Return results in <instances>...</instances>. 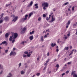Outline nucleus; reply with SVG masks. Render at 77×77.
Masks as SVG:
<instances>
[{"instance_id": "obj_1", "label": "nucleus", "mask_w": 77, "mask_h": 77, "mask_svg": "<svg viewBox=\"0 0 77 77\" xmlns=\"http://www.w3.org/2000/svg\"><path fill=\"white\" fill-rule=\"evenodd\" d=\"M42 6H43V10H46V8H48V3L47 2H44L42 4Z\"/></svg>"}, {"instance_id": "obj_2", "label": "nucleus", "mask_w": 77, "mask_h": 77, "mask_svg": "<svg viewBox=\"0 0 77 77\" xmlns=\"http://www.w3.org/2000/svg\"><path fill=\"white\" fill-rule=\"evenodd\" d=\"M21 31L20 32V33H21V34H23V33H24V32H25V31L26 30V28L24 27L23 28V29H21Z\"/></svg>"}, {"instance_id": "obj_3", "label": "nucleus", "mask_w": 77, "mask_h": 77, "mask_svg": "<svg viewBox=\"0 0 77 77\" xmlns=\"http://www.w3.org/2000/svg\"><path fill=\"white\" fill-rule=\"evenodd\" d=\"M14 39H15L17 38L18 36V34L17 33H15L14 34Z\"/></svg>"}, {"instance_id": "obj_4", "label": "nucleus", "mask_w": 77, "mask_h": 77, "mask_svg": "<svg viewBox=\"0 0 77 77\" xmlns=\"http://www.w3.org/2000/svg\"><path fill=\"white\" fill-rule=\"evenodd\" d=\"M2 44H5V45H8V42L6 41H4L2 42Z\"/></svg>"}, {"instance_id": "obj_5", "label": "nucleus", "mask_w": 77, "mask_h": 77, "mask_svg": "<svg viewBox=\"0 0 77 77\" xmlns=\"http://www.w3.org/2000/svg\"><path fill=\"white\" fill-rule=\"evenodd\" d=\"M52 19L51 20V22H53V21H55V18H53V16H52Z\"/></svg>"}, {"instance_id": "obj_6", "label": "nucleus", "mask_w": 77, "mask_h": 77, "mask_svg": "<svg viewBox=\"0 0 77 77\" xmlns=\"http://www.w3.org/2000/svg\"><path fill=\"white\" fill-rule=\"evenodd\" d=\"M33 14V11H32V12H31V13H30L29 14V18H30V17H31V16H32V15Z\"/></svg>"}, {"instance_id": "obj_7", "label": "nucleus", "mask_w": 77, "mask_h": 77, "mask_svg": "<svg viewBox=\"0 0 77 77\" xmlns=\"http://www.w3.org/2000/svg\"><path fill=\"white\" fill-rule=\"evenodd\" d=\"M4 20L6 21H8L9 20V17H6L5 18Z\"/></svg>"}, {"instance_id": "obj_8", "label": "nucleus", "mask_w": 77, "mask_h": 77, "mask_svg": "<svg viewBox=\"0 0 77 77\" xmlns=\"http://www.w3.org/2000/svg\"><path fill=\"white\" fill-rule=\"evenodd\" d=\"M18 18V17H16L15 18L12 20V21H14V22H15L17 19Z\"/></svg>"}, {"instance_id": "obj_9", "label": "nucleus", "mask_w": 77, "mask_h": 77, "mask_svg": "<svg viewBox=\"0 0 77 77\" xmlns=\"http://www.w3.org/2000/svg\"><path fill=\"white\" fill-rule=\"evenodd\" d=\"M29 39L30 40H33V35H31L29 37Z\"/></svg>"}, {"instance_id": "obj_10", "label": "nucleus", "mask_w": 77, "mask_h": 77, "mask_svg": "<svg viewBox=\"0 0 77 77\" xmlns=\"http://www.w3.org/2000/svg\"><path fill=\"white\" fill-rule=\"evenodd\" d=\"M56 44L53 43L51 44V47H54V46H56Z\"/></svg>"}, {"instance_id": "obj_11", "label": "nucleus", "mask_w": 77, "mask_h": 77, "mask_svg": "<svg viewBox=\"0 0 77 77\" xmlns=\"http://www.w3.org/2000/svg\"><path fill=\"white\" fill-rule=\"evenodd\" d=\"M5 38H8V37H9V33H6L5 34Z\"/></svg>"}, {"instance_id": "obj_12", "label": "nucleus", "mask_w": 77, "mask_h": 77, "mask_svg": "<svg viewBox=\"0 0 77 77\" xmlns=\"http://www.w3.org/2000/svg\"><path fill=\"white\" fill-rule=\"evenodd\" d=\"M34 6H35V8H36V9H38V4H35V5Z\"/></svg>"}, {"instance_id": "obj_13", "label": "nucleus", "mask_w": 77, "mask_h": 77, "mask_svg": "<svg viewBox=\"0 0 77 77\" xmlns=\"http://www.w3.org/2000/svg\"><path fill=\"white\" fill-rule=\"evenodd\" d=\"M12 39H13L12 37V36H11L10 38H9L10 41H12Z\"/></svg>"}, {"instance_id": "obj_14", "label": "nucleus", "mask_w": 77, "mask_h": 77, "mask_svg": "<svg viewBox=\"0 0 77 77\" xmlns=\"http://www.w3.org/2000/svg\"><path fill=\"white\" fill-rule=\"evenodd\" d=\"M48 35H49V33H47L46 35H45V36H44V38H47V36H48Z\"/></svg>"}, {"instance_id": "obj_15", "label": "nucleus", "mask_w": 77, "mask_h": 77, "mask_svg": "<svg viewBox=\"0 0 77 77\" xmlns=\"http://www.w3.org/2000/svg\"><path fill=\"white\" fill-rule=\"evenodd\" d=\"M41 39L42 42H43V41H44V37H43V36H41Z\"/></svg>"}, {"instance_id": "obj_16", "label": "nucleus", "mask_w": 77, "mask_h": 77, "mask_svg": "<svg viewBox=\"0 0 77 77\" xmlns=\"http://www.w3.org/2000/svg\"><path fill=\"white\" fill-rule=\"evenodd\" d=\"M9 75L10 76H8L7 77H11L12 76V74L11 73H9Z\"/></svg>"}, {"instance_id": "obj_17", "label": "nucleus", "mask_w": 77, "mask_h": 77, "mask_svg": "<svg viewBox=\"0 0 77 77\" xmlns=\"http://www.w3.org/2000/svg\"><path fill=\"white\" fill-rule=\"evenodd\" d=\"M70 23H71L70 22V21L69 20L68 22V23H66V25H69V24H70Z\"/></svg>"}, {"instance_id": "obj_18", "label": "nucleus", "mask_w": 77, "mask_h": 77, "mask_svg": "<svg viewBox=\"0 0 77 77\" xmlns=\"http://www.w3.org/2000/svg\"><path fill=\"white\" fill-rule=\"evenodd\" d=\"M73 76V77H77V75L75 74V73L74 74Z\"/></svg>"}, {"instance_id": "obj_19", "label": "nucleus", "mask_w": 77, "mask_h": 77, "mask_svg": "<svg viewBox=\"0 0 77 77\" xmlns=\"http://www.w3.org/2000/svg\"><path fill=\"white\" fill-rule=\"evenodd\" d=\"M69 49V48L68 47H65L64 48V50H68V49Z\"/></svg>"}, {"instance_id": "obj_20", "label": "nucleus", "mask_w": 77, "mask_h": 77, "mask_svg": "<svg viewBox=\"0 0 77 77\" xmlns=\"http://www.w3.org/2000/svg\"><path fill=\"white\" fill-rule=\"evenodd\" d=\"M59 64H57L56 66H55V68H59Z\"/></svg>"}, {"instance_id": "obj_21", "label": "nucleus", "mask_w": 77, "mask_h": 77, "mask_svg": "<svg viewBox=\"0 0 77 77\" xmlns=\"http://www.w3.org/2000/svg\"><path fill=\"white\" fill-rule=\"evenodd\" d=\"M11 6V4H7L5 5V7L7 8V7H8V6Z\"/></svg>"}, {"instance_id": "obj_22", "label": "nucleus", "mask_w": 77, "mask_h": 77, "mask_svg": "<svg viewBox=\"0 0 77 77\" xmlns=\"http://www.w3.org/2000/svg\"><path fill=\"white\" fill-rule=\"evenodd\" d=\"M33 5V2L32 1H31L29 4L30 6H32Z\"/></svg>"}, {"instance_id": "obj_23", "label": "nucleus", "mask_w": 77, "mask_h": 77, "mask_svg": "<svg viewBox=\"0 0 77 77\" xmlns=\"http://www.w3.org/2000/svg\"><path fill=\"white\" fill-rule=\"evenodd\" d=\"M20 73L21 74H24V71H22L21 72H20Z\"/></svg>"}, {"instance_id": "obj_24", "label": "nucleus", "mask_w": 77, "mask_h": 77, "mask_svg": "<svg viewBox=\"0 0 77 77\" xmlns=\"http://www.w3.org/2000/svg\"><path fill=\"white\" fill-rule=\"evenodd\" d=\"M27 17H25L24 19V18H23L22 19V20H27Z\"/></svg>"}, {"instance_id": "obj_25", "label": "nucleus", "mask_w": 77, "mask_h": 77, "mask_svg": "<svg viewBox=\"0 0 77 77\" xmlns=\"http://www.w3.org/2000/svg\"><path fill=\"white\" fill-rule=\"evenodd\" d=\"M15 54H16V53L15 52H13V56H15Z\"/></svg>"}, {"instance_id": "obj_26", "label": "nucleus", "mask_w": 77, "mask_h": 77, "mask_svg": "<svg viewBox=\"0 0 77 77\" xmlns=\"http://www.w3.org/2000/svg\"><path fill=\"white\" fill-rule=\"evenodd\" d=\"M12 55H13V52H11L10 54V56H12Z\"/></svg>"}, {"instance_id": "obj_27", "label": "nucleus", "mask_w": 77, "mask_h": 77, "mask_svg": "<svg viewBox=\"0 0 77 77\" xmlns=\"http://www.w3.org/2000/svg\"><path fill=\"white\" fill-rule=\"evenodd\" d=\"M41 18H42L41 17H40L38 18V20L39 21H40L41 20Z\"/></svg>"}, {"instance_id": "obj_28", "label": "nucleus", "mask_w": 77, "mask_h": 77, "mask_svg": "<svg viewBox=\"0 0 77 77\" xmlns=\"http://www.w3.org/2000/svg\"><path fill=\"white\" fill-rule=\"evenodd\" d=\"M24 53L26 54H27L29 53V52H28L27 51H25V52H24Z\"/></svg>"}, {"instance_id": "obj_29", "label": "nucleus", "mask_w": 77, "mask_h": 77, "mask_svg": "<svg viewBox=\"0 0 77 77\" xmlns=\"http://www.w3.org/2000/svg\"><path fill=\"white\" fill-rule=\"evenodd\" d=\"M3 22V21L2 20H0V24H2V23Z\"/></svg>"}, {"instance_id": "obj_30", "label": "nucleus", "mask_w": 77, "mask_h": 77, "mask_svg": "<svg viewBox=\"0 0 77 77\" xmlns=\"http://www.w3.org/2000/svg\"><path fill=\"white\" fill-rule=\"evenodd\" d=\"M31 55V54H27V56L28 57H30V56Z\"/></svg>"}, {"instance_id": "obj_31", "label": "nucleus", "mask_w": 77, "mask_h": 77, "mask_svg": "<svg viewBox=\"0 0 77 77\" xmlns=\"http://www.w3.org/2000/svg\"><path fill=\"white\" fill-rule=\"evenodd\" d=\"M4 15V14L3 13H2L1 15V18H2V17H3V15Z\"/></svg>"}, {"instance_id": "obj_32", "label": "nucleus", "mask_w": 77, "mask_h": 77, "mask_svg": "<svg viewBox=\"0 0 77 77\" xmlns=\"http://www.w3.org/2000/svg\"><path fill=\"white\" fill-rule=\"evenodd\" d=\"M0 68L1 69H2V68H3V66L2 65H1V64H0Z\"/></svg>"}, {"instance_id": "obj_33", "label": "nucleus", "mask_w": 77, "mask_h": 77, "mask_svg": "<svg viewBox=\"0 0 77 77\" xmlns=\"http://www.w3.org/2000/svg\"><path fill=\"white\" fill-rule=\"evenodd\" d=\"M36 75H37V76H39V75H40V73H38L36 74Z\"/></svg>"}, {"instance_id": "obj_34", "label": "nucleus", "mask_w": 77, "mask_h": 77, "mask_svg": "<svg viewBox=\"0 0 77 77\" xmlns=\"http://www.w3.org/2000/svg\"><path fill=\"white\" fill-rule=\"evenodd\" d=\"M43 17H46V15L45 14H44L43 15Z\"/></svg>"}, {"instance_id": "obj_35", "label": "nucleus", "mask_w": 77, "mask_h": 77, "mask_svg": "<svg viewBox=\"0 0 77 77\" xmlns=\"http://www.w3.org/2000/svg\"><path fill=\"white\" fill-rule=\"evenodd\" d=\"M49 19H50V18H49V17H47L46 18V20L47 21H48V20H49Z\"/></svg>"}, {"instance_id": "obj_36", "label": "nucleus", "mask_w": 77, "mask_h": 77, "mask_svg": "<svg viewBox=\"0 0 77 77\" xmlns=\"http://www.w3.org/2000/svg\"><path fill=\"white\" fill-rule=\"evenodd\" d=\"M23 57H27V55L25 54H23Z\"/></svg>"}, {"instance_id": "obj_37", "label": "nucleus", "mask_w": 77, "mask_h": 77, "mask_svg": "<svg viewBox=\"0 0 77 77\" xmlns=\"http://www.w3.org/2000/svg\"><path fill=\"white\" fill-rule=\"evenodd\" d=\"M68 4H69L68 2H67L64 3V5H68Z\"/></svg>"}, {"instance_id": "obj_38", "label": "nucleus", "mask_w": 77, "mask_h": 77, "mask_svg": "<svg viewBox=\"0 0 77 77\" xmlns=\"http://www.w3.org/2000/svg\"><path fill=\"white\" fill-rule=\"evenodd\" d=\"M21 63H20L19 64V67H20V66H21Z\"/></svg>"}, {"instance_id": "obj_39", "label": "nucleus", "mask_w": 77, "mask_h": 77, "mask_svg": "<svg viewBox=\"0 0 77 77\" xmlns=\"http://www.w3.org/2000/svg\"><path fill=\"white\" fill-rule=\"evenodd\" d=\"M66 74H68L69 73V71L67 70L66 72Z\"/></svg>"}, {"instance_id": "obj_40", "label": "nucleus", "mask_w": 77, "mask_h": 77, "mask_svg": "<svg viewBox=\"0 0 77 77\" xmlns=\"http://www.w3.org/2000/svg\"><path fill=\"white\" fill-rule=\"evenodd\" d=\"M47 68V67L46 66H45L44 68L43 69L44 71H45V70Z\"/></svg>"}, {"instance_id": "obj_41", "label": "nucleus", "mask_w": 77, "mask_h": 77, "mask_svg": "<svg viewBox=\"0 0 77 77\" xmlns=\"http://www.w3.org/2000/svg\"><path fill=\"white\" fill-rule=\"evenodd\" d=\"M71 64V62H69L67 63L68 65H70V64Z\"/></svg>"}, {"instance_id": "obj_42", "label": "nucleus", "mask_w": 77, "mask_h": 77, "mask_svg": "<svg viewBox=\"0 0 77 77\" xmlns=\"http://www.w3.org/2000/svg\"><path fill=\"white\" fill-rule=\"evenodd\" d=\"M8 50H6L5 51V52L6 53H8Z\"/></svg>"}, {"instance_id": "obj_43", "label": "nucleus", "mask_w": 77, "mask_h": 77, "mask_svg": "<svg viewBox=\"0 0 77 77\" xmlns=\"http://www.w3.org/2000/svg\"><path fill=\"white\" fill-rule=\"evenodd\" d=\"M72 53H73V52H72L69 54V56H71V54H72Z\"/></svg>"}, {"instance_id": "obj_44", "label": "nucleus", "mask_w": 77, "mask_h": 77, "mask_svg": "<svg viewBox=\"0 0 77 77\" xmlns=\"http://www.w3.org/2000/svg\"><path fill=\"white\" fill-rule=\"evenodd\" d=\"M21 44H23V45H24V42H21Z\"/></svg>"}, {"instance_id": "obj_45", "label": "nucleus", "mask_w": 77, "mask_h": 77, "mask_svg": "<svg viewBox=\"0 0 77 77\" xmlns=\"http://www.w3.org/2000/svg\"><path fill=\"white\" fill-rule=\"evenodd\" d=\"M48 62H49V60H48L47 61H46V63H48Z\"/></svg>"}, {"instance_id": "obj_46", "label": "nucleus", "mask_w": 77, "mask_h": 77, "mask_svg": "<svg viewBox=\"0 0 77 77\" xmlns=\"http://www.w3.org/2000/svg\"><path fill=\"white\" fill-rule=\"evenodd\" d=\"M15 42V39L13 40L12 41V43H14Z\"/></svg>"}, {"instance_id": "obj_47", "label": "nucleus", "mask_w": 77, "mask_h": 77, "mask_svg": "<svg viewBox=\"0 0 77 77\" xmlns=\"http://www.w3.org/2000/svg\"><path fill=\"white\" fill-rule=\"evenodd\" d=\"M65 73H64L62 74V76H63V75H65Z\"/></svg>"}, {"instance_id": "obj_48", "label": "nucleus", "mask_w": 77, "mask_h": 77, "mask_svg": "<svg viewBox=\"0 0 77 77\" xmlns=\"http://www.w3.org/2000/svg\"><path fill=\"white\" fill-rule=\"evenodd\" d=\"M74 7H73L72 8V10L73 11H74Z\"/></svg>"}, {"instance_id": "obj_49", "label": "nucleus", "mask_w": 77, "mask_h": 77, "mask_svg": "<svg viewBox=\"0 0 77 77\" xmlns=\"http://www.w3.org/2000/svg\"><path fill=\"white\" fill-rule=\"evenodd\" d=\"M14 34H12V38H13V39H14Z\"/></svg>"}, {"instance_id": "obj_50", "label": "nucleus", "mask_w": 77, "mask_h": 77, "mask_svg": "<svg viewBox=\"0 0 77 77\" xmlns=\"http://www.w3.org/2000/svg\"><path fill=\"white\" fill-rule=\"evenodd\" d=\"M49 55H50V53H49V52H48L47 53V56H49Z\"/></svg>"}, {"instance_id": "obj_51", "label": "nucleus", "mask_w": 77, "mask_h": 77, "mask_svg": "<svg viewBox=\"0 0 77 77\" xmlns=\"http://www.w3.org/2000/svg\"><path fill=\"white\" fill-rule=\"evenodd\" d=\"M70 33H69L67 34V36H68V37H69V36H70Z\"/></svg>"}, {"instance_id": "obj_52", "label": "nucleus", "mask_w": 77, "mask_h": 77, "mask_svg": "<svg viewBox=\"0 0 77 77\" xmlns=\"http://www.w3.org/2000/svg\"><path fill=\"white\" fill-rule=\"evenodd\" d=\"M28 15H26L25 16V17L26 18H27V17H28Z\"/></svg>"}, {"instance_id": "obj_53", "label": "nucleus", "mask_w": 77, "mask_h": 77, "mask_svg": "<svg viewBox=\"0 0 77 77\" xmlns=\"http://www.w3.org/2000/svg\"><path fill=\"white\" fill-rule=\"evenodd\" d=\"M56 51H57V52H58V51H59V49L57 48L56 49Z\"/></svg>"}, {"instance_id": "obj_54", "label": "nucleus", "mask_w": 77, "mask_h": 77, "mask_svg": "<svg viewBox=\"0 0 77 77\" xmlns=\"http://www.w3.org/2000/svg\"><path fill=\"white\" fill-rule=\"evenodd\" d=\"M72 48V46H70L69 47V48H70V49H71V48Z\"/></svg>"}, {"instance_id": "obj_55", "label": "nucleus", "mask_w": 77, "mask_h": 77, "mask_svg": "<svg viewBox=\"0 0 77 77\" xmlns=\"http://www.w3.org/2000/svg\"><path fill=\"white\" fill-rule=\"evenodd\" d=\"M2 73H3V70H2L0 73V74H2Z\"/></svg>"}, {"instance_id": "obj_56", "label": "nucleus", "mask_w": 77, "mask_h": 77, "mask_svg": "<svg viewBox=\"0 0 77 77\" xmlns=\"http://www.w3.org/2000/svg\"><path fill=\"white\" fill-rule=\"evenodd\" d=\"M34 32H35V31H32V34H33L34 33Z\"/></svg>"}, {"instance_id": "obj_57", "label": "nucleus", "mask_w": 77, "mask_h": 77, "mask_svg": "<svg viewBox=\"0 0 77 77\" xmlns=\"http://www.w3.org/2000/svg\"><path fill=\"white\" fill-rule=\"evenodd\" d=\"M47 63H46L44 64V65H45V66H47Z\"/></svg>"}, {"instance_id": "obj_58", "label": "nucleus", "mask_w": 77, "mask_h": 77, "mask_svg": "<svg viewBox=\"0 0 77 77\" xmlns=\"http://www.w3.org/2000/svg\"><path fill=\"white\" fill-rule=\"evenodd\" d=\"M39 60V57H38L37 58V60Z\"/></svg>"}, {"instance_id": "obj_59", "label": "nucleus", "mask_w": 77, "mask_h": 77, "mask_svg": "<svg viewBox=\"0 0 77 77\" xmlns=\"http://www.w3.org/2000/svg\"><path fill=\"white\" fill-rule=\"evenodd\" d=\"M65 39H67V38H68V37L65 36Z\"/></svg>"}, {"instance_id": "obj_60", "label": "nucleus", "mask_w": 77, "mask_h": 77, "mask_svg": "<svg viewBox=\"0 0 77 77\" xmlns=\"http://www.w3.org/2000/svg\"><path fill=\"white\" fill-rule=\"evenodd\" d=\"M74 74V72H72L71 73L72 75V74Z\"/></svg>"}, {"instance_id": "obj_61", "label": "nucleus", "mask_w": 77, "mask_h": 77, "mask_svg": "<svg viewBox=\"0 0 77 77\" xmlns=\"http://www.w3.org/2000/svg\"><path fill=\"white\" fill-rule=\"evenodd\" d=\"M53 11L54 12V11H56V10H55V9H53Z\"/></svg>"}, {"instance_id": "obj_62", "label": "nucleus", "mask_w": 77, "mask_h": 77, "mask_svg": "<svg viewBox=\"0 0 77 77\" xmlns=\"http://www.w3.org/2000/svg\"><path fill=\"white\" fill-rule=\"evenodd\" d=\"M64 60L65 61H66V58H65L64 59Z\"/></svg>"}, {"instance_id": "obj_63", "label": "nucleus", "mask_w": 77, "mask_h": 77, "mask_svg": "<svg viewBox=\"0 0 77 77\" xmlns=\"http://www.w3.org/2000/svg\"><path fill=\"white\" fill-rule=\"evenodd\" d=\"M50 17H51V14L49 15V18H50Z\"/></svg>"}, {"instance_id": "obj_64", "label": "nucleus", "mask_w": 77, "mask_h": 77, "mask_svg": "<svg viewBox=\"0 0 77 77\" xmlns=\"http://www.w3.org/2000/svg\"><path fill=\"white\" fill-rule=\"evenodd\" d=\"M68 26L66 25V28H68Z\"/></svg>"}]
</instances>
